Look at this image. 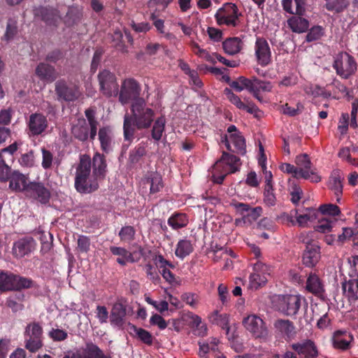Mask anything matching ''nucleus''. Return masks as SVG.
<instances>
[{"label":"nucleus","instance_id":"1","mask_svg":"<svg viewBox=\"0 0 358 358\" xmlns=\"http://www.w3.org/2000/svg\"><path fill=\"white\" fill-rule=\"evenodd\" d=\"M93 172L91 174V160L87 155L80 157L75 177V187L82 194L94 192L99 188V182L105 177L106 164L103 156L96 153L93 157Z\"/></svg>","mask_w":358,"mask_h":358},{"label":"nucleus","instance_id":"2","mask_svg":"<svg viewBox=\"0 0 358 358\" xmlns=\"http://www.w3.org/2000/svg\"><path fill=\"white\" fill-rule=\"evenodd\" d=\"M131 115H124V135L129 140L134 135V127L138 129L150 127L155 117V111L146 104L145 99H136L131 105Z\"/></svg>","mask_w":358,"mask_h":358},{"label":"nucleus","instance_id":"3","mask_svg":"<svg viewBox=\"0 0 358 358\" xmlns=\"http://www.w3.org/2000/svg\"><path fill=\"white\" fill-rule=\"evenodd\" d=\"M241 166L240 159L234 155L223 152L222 157L214 166L213 180L222 183L228 173L237 171Z\"/></svg>","mask_w":358,"mask_h":358},{"label":"nucleus","instance_id":"4","mask_svg":"<svg viewBox=\"0 0 358 358\" xmlns=\"http://www.w3.org/2000/svg\"><path fill=\"white\" fill-rule=\"evenodd\" d=\"M242 324L245 330L256 338H265L268 335V329L265 322L256 314L245 316Z\"/></svg>","mask_w":358,"mask_h":358},{"label":"nucleus","instance_id":"5","mask_svg":"<svg viewBox=\"0 0 358 358\" xmlns=\"http://www.w3.org/2000/svg\"><path fill=\"white\" fill-rule=\"evenodd\" d=\"M333 66L336 73L345 79L354 74L357 70L355 59L346 52H341L335 57Z\"/></svg>","mask_w":358,"mask_h":358},{"label":"nucleus","instance_id":"6","mask_svg":"<svg viewBox=\"0 0 358 358\" xmlns=\"http://www.w3.org/2000/svg\"><path fill=\"white\" fill-rule=\"evenodd\" d=\"M271 273L270 266L258 260L254 264L253 272L250 275L249 287L252 289H257L265 285Z\"/></svg>","mask_w":358,"mask_h":358},{"label":"nucleus","instance_id":"7","mask_svg":"<svg viewBox=\"0 0 358 358\" xmlns=\"http://www.w3.org/2000/svg\"><path fill=\"white\" fill-rule=\"evenodd\" d=\"M295 164L301 178L309 180L312 182H319L321 180V177L318 175L317 169L313 167L308 155H298Z\"/></svg>","mask_w":358,"mask_h":358},{"label":"nucleus","instance_id":"8","mask_svg":"<svg viewBox=\"0 0 358 358\" xmlns=\"http://www.w3.org/2000/svg\"><path fill=\"white\" fill-rule=\"evenodd\" d=\"M140 93V85L134 79H125L121 85L119 92V101L122 104L124 105L130 101L132 103L136 99H143L139 97Z\"/></svg>","mask_w":358,"mask_h":358},{"label":"nucleus","instance_id":"9","mask_svg":"<svg viewBox=\"0 0 358 358\" xmlns=\"http://www.w3.org/2000/svg\"><path fill=\"white\" fill-rule=\"evenodd\" d=\"M101 93L107 96H115L118 94L119 87L115 76L108 70H103L98 75Z\"/></svg>","mask_w":358,"mask_h":358},{"label":"nucleus","instance_id":"10","mask_svg":"<svg viewBox=\"0 0 358 358\" xmlns=\"http://www.w3.org/2000/svg\"><path fill=\"white\" fill-rule=\"evenodd\" d=\"M302 298L299 295L290 294L282 296L280 300L278 309L287 316L295 315L301 305Z\"/></svg>","mask_w":358,"mask_h":358},{"label":"nucleus","instance_id":"11","mask_svg":"<svg viewBox=\"0 0 358 358\" xmlns=\"http://www.w3.org/2000/svg\"><path fill=\"white\" fill-rule=\"evenodd\" d=\"M255 54L257 63L262 66H266L271 63V49L267 41L264 38H257L255 44Z\"/></svg>","mask_w":358,"mask_h":358},{"label":"nucleus","instance_id":"12","mask_svg":"<svg viewBox=\"0 0 358 358\" xmlns=\"http://www.w3.org/2000/svg\"><path fill=\"white\" fill-rule=\"evenodd\" d=\"M215 17L219 24L234 27L238 18L236 7L234 5H226L217 11Z\"/></svg>","mask_w":358,"mask_h":358},{"label":"nucleus","instance_id":"13","mask_svg":"<svg viewBox=\"0 0 358 358\" xmlns=\"http://www.w3.org/2000/svg\"><path fill=\"white\" fill-rule=\"evenodd\" d=\"M295 220L290 219L293 225L297 224L300 227H306L319 219V212L315 208H306L302 211L296 210L294 214Z\"/></svg>","mask_w":358,"mask_h":358},{"label":"nucleus","instance_id":"14","mask_svg":"<svg viewBox=\"0 0 358 358\" xmlns=\"http://www.w3.org/2000/svg\"><path fill=\"white\" fill-rule=\"evenodd\" d=\"M273 327L276 334L286 341H290L296 336V327L293 322L288 320H276Z\"/></svg>","mask_w":358,"mask_h":358},{"label":"nucleus","instance_id":"15","mask_svg":"<svg viewBox=\"0 0 358 358\" xmlns=\"http://www.w3.org/2000/svg\"><path fill=\"white\" fill-rule=\"evenodd\" d=\"M25 194L42 203H47L50 197V191L40 182H30Z\"/></svg>","mask_w":358,"mask_h":358},{"label":"nucleus","instance_id":"16","mask_svg":"<svg viewBox=\"0 0 358 358\" xmlns=\"http://www.w3.org/2000/svg\"><path fill=\"white\" fill-rule=\"evenodd\" d=\"M55 92L59 99L72 101L77 99L80 92L76 87H69L64 80H59L55 83Z\"/></svg>","mask_w":358,"mask_h":358},{"label":"nucleus","instance_id":"17","mask_svg":"<svg viewBox=\"0 0 358 358\" xmlns=\"http://www.w3.org/2000/svg\"><path fill=\"white\" fill-rule=\"evenodd\" d=\"M221 142L224 143L227 150L243 154L245 150V142L240 134H231L227 137H222Z\"/></svg>","mask_w":358,"mask_h":358},{"label":"nucleus","instance_id":"18","mask_svg":"<svg viewBox=\"0 0 358 358\" xmlns=\"http://www.w3.org/2000/svg\"><path fill=\"white\" fill-rule=\"evenodd\" d=\"M353 336L347 331L338 330L333 334L332 345L335 349L347 350L350 348Z\"/></svg>","mask_w":358,"mask_h":358},{"label":"nucleus","instance_id":"19","mask_svg":"<svg viewBox=\"0 0 358 358\" xmlns=\"http://www.w3.org/2000/svg\"><path fill=\"white\" fill-rule=\"evenodd\" d=\"M141 185L144 192L149 189L150 194L159 192L164 186L162 176L157 172L149 173L146 178L142 180Z\"/></svg>","mask_w":358,"mask_h":358},{"label":"nucleus","instance_id":"20","mask_svg":"<svg viewBox=\"0 0 358 358\" xmlns=\"http://www.w3.org/2000/svg\"><path fill=\"white\" fill-rule=\"evenodd\" d=\"M292 348L299 356L304 358H316L318 355L317 347L310 340L294 343L292 345Z\"/></svg>","mask_w":358,"mask_h":358},{"label":"nucleus","instance_id":"21","mask_svg":"<svg viewBox=\"0 0 358 358\" xmlns=\"http://www.w3.org/2000/svg\"><path fill=\"white\" fill-rule=\"evenodd\" d=\"M28 127L32 135L42 134L48 127L46 117L41 113L31 114L29 117Z\"/></svg>","mask_w":358,"mask_h":358},{"label":"nucleus","instance_id":"22","mask_svg":"<svg viewBox=\"0 0 358 358\" xmlns=\"http://www.w3.org/2000/svg\"><path fill=\"white\" fill-rule=\"evenodd\" d=\"M9 180V188L15 192H23L24 194L27 192L30 182L28 178L19 171H13Z\"/></svg>","mask_w":358,"mask_h":358},{"label":"nucleus","instance_id":"23","mask_svg":"<svg viewBox=\"0 0 358 358\" xmlns=\"http://www.w3.org/2000/svg\"><path fill=\"white\" fill-rule=\"evenodd\" d=\"M33 249V240L23 238L13 243L12 248L13 255L17 258H22L29 254Z\"/></svg>","mask_w":358,"mask_h":358},{"label":"nucleus","instance_id":"24","mask_svg":"<svg viewBox=\"0 0 358 358\" xmlns=\"http://www.w3.org/2000/svg\"><path fill=\"white\" fill-rule=\"evenodd\" d=\"M35 73L41 80L48 83L53 82L58 76L55 68L45 63L39 64L36 68Z\"/></svg>","mask_w":358,"mask_h":358},{"label":"nucleus","instance_id":"25","mask_svg":"<svg viewBox=\"0 0 358 358\" xmlns=\"http://www.w3.org/2000/svg\"><path fill=\"white\" fill-rule=\"evenodd\" d=\"M320 258V248L317 245L306 246L303 255V262L306 266H314L318 262Z\"/></svg>","mask_w":358,"mask_h":358},{"label":"nucleus","instance_id":"26","mask_svg":"<svg viewBox=\"0 0 358 358\" xmlns=\"http://www.w3.org/2000/svg\"><path fill=\"white\" fill-rule=\"evenodd\" d=\"M343 176L341 172L336 170L333 171L329 180V187L334 192L338 202L341 201V195L343 192Z\"/></svg>","mask_w":358,"mask_h":358},{"label":"nucleus","instance_id":"27","mask_svg":"<svg viewBox=\"0 0 358 358\" xmlns=\"http://www.w3.org/2000/svg\"><path fill=\"white\" fill-rule=\"evenodd\" d=\"M73 136L81 141H86L90 136V127L85 119H79L71 129Z\"/></svg>","mask_w":358,"mask_h":358},{"label":"nucleus","instance_id":"28","mask_svg":"<svg viewBox=\"0 0 358 358\" xmlns=\"http://www.w3.org/2000/svg\"><path fill=\"white\" fill-rule=\"evenodd\" d=\"M283 9L290 13L303 15L305 13L306 0H282Z\"/></svg>","mask_w":358,"mask_h":358},{"label":"nucleus","instance_id":"29","mask_svg":"<svg viewBox=\"0 0 358 358\" xmlns=\"http://www.w3.org/2000/svg\"><path fill=\"white\" fill-rule=\"evenodd\" d=\"M209 319L213 324H217L226 330V334L229 340L234 338V333H230L229 315L227 314H220L217 311H215L210 315Z\"/></svg>","mask_w":358,"mask_h":358},{"label":"nucleus","instance_id":"30","mask_svg":"<svg viewBox=\"0 0 358 358\" xmlns=\"http://www.w3.org/2000/svg\"><path fill=\"white\" fill-rule=\"evenodd\" d=\"M110 250L113 255L117 256V262L122 266L126 265L127 263L134 262L133 255L124 248L112 246Z\"/></svg>","mask_w":358,"mask_h":358},{"label":"nucleus","instance_id":"31","mask_svg":"<svg viewBox=\"0 0 358 358\" xmlns=\"http://www.w3.org/2000/svg\"><path fill=\"white\" fill-rule=\"evenodd\" d=\"M193 249L192 241L187 238H182L179 240L176 244L175 255L179 259H183L192 252Z\"/></svg>","mask_w":358,"mask_h":358},{"label":"nucleus","instance_id":"32","mask_svg":"<svg viewBox=\"0 0 358 358\" xmlns=\"http://www.w3.org/2000/svg\"><path fill=\"white\" fill-rule=\"evenodd\" d=\"M82 353L84 358H110L95 344L88 343L82 349Z\"/></svg>","mask_w":358,"mask_h":358},{"label":"nucleus","instance_id":"33","mask_svg":"<svg viewBox=\"0 0 358 358\" xmlns=\"http://www.w3.org/2000/svg\"><path fill=\"white\" fill-rule=\"evenodd\" d=\"M224 52L230 55L238 53L242 49V41L238 37L229 38L222 43Z\"/></svg>","mask_w":358,"mask_h":358},{"label":"nucleus","instance_id":"34","mask_svg":"<svg viewBox=\"0 0 358 358\" xmlns=\"http://www.w3.org/2000/svg\"><path fill=\"white\" fill-rule=\"evenodd\" d=\"M343 289L349 301L358 299V280L353 278L345 282L343 284Z\"/></svg>","mask_w":358,"mask_h":358},{"label":"nucleus","instance_id":"35","mask_svg":"<svg viewBox=\"0 0 358 358\" xmlns=\"http://www.w3.org/2000/svg\"><path fill=\"white\" fill-rule=\"evenodd\" d=\"M287 24L292 31L303 33L308 28V22L299 16H293L287 20Z\"/></svg>","mask_w":358,"mask_h":358},{"label":"nucleus","instance_id":"36","mask_svg":"<svg viewBox=\"0 0 358 358\" xmlns=\"http://www.w3.org/2000/svg\"><path fill=\"white\" fill-rule=\"evenodd\" d=\"M10 290H20L33 287L34 282L27 278L11 274Z\"/></svg>","mask_w":358,"mask_h":358},{"label":"nucleus","instance_id":"37","mask_svg":"<svg viewBox=\"0 0 358 358\" xmlns=\"http://www.w3.org/2000/svg\"><path fill=\"white\" fill-rule=\"evenodd\" d=\"M35 15L36 16H41L42 20L48 24L54 23L59 18L56 10L47 8H40L37 9L35 12Z\"/></svg>","mask_w":358,"mask_h":358},{"label":"nucleus","instance_id":"38","mask_svg":"<svg viewBox=\"0 0 358 358\" xmlns=\"http://www.w3.org/2000/svg\"><path fill=\"white\" fill-rule=\"evenodd\" d=\"M250 92H269L273 89V85L271 82L261 80L255 77H254L252 79H250Z\"/></svg>","mask_w":358,"mask_h":358},{"label":"nucleus","instance_id":"39","mask_svg":"<svg viewBox=\"0 0 358 358\" xmlns=\"http://www.w3.org/2000/svg\"><path fill=\"white\" fill-rule=\"evenodd\" d=\"M111 130L108 127L100 129L99 131V139L101 148L105 152H108L111 147Z\"/></svg>","mask_w":358,"mask_h":358},{"label":"nucleus","instance_id":"40","mask_svg":"<svg viewBox=\"0 0 358 358\" xmlns=\"http://www.w3.org/2000/svg\"><path fill=\"white\" fill-rule=\"evenodd\" d=\"M307 289L315 294H320L323 292V287L319 278L316 275H310L306 282Z\"/></svg>","mask_w":358,"mask_h":358},{"label":"nucleus","instance_id":"41","mask_svg":"<svg viewBox=\"0 0 358 358\" xmlns=\"http://www.w3.org/2000/svg\"><path fill=\"white\" fill-rule=\"evenodd\" d=\"M188 223V220L185 214L177 213L173 215L168 220V224L173 229H178L185 227Z\"/></svg>","mask_w":358,"mask_h":358},{"label":"nucleus","instance_id":"42","mask_svg":"<svg viewBox=\"0 0 358 358\" xmlns=\"http://www.w3.org/2000/svg\"><path fill=\"white\" fill-rule=\"evenodd\" d=\"M165 123L166 121L164 117H159L155 120L152 129V137L155 141H158L162 138L164 131Z\"/></svg>","mask_w":358,"mask_h":358},{"label":"nucleus","instance_id":"43","mask_svg":"<svg viewBox=\"0 0 358 358\" xmlns=\"http://www.w3.org/2000/svg\"><path fill=\"white\" fill-rule=\"evenodd\" d=\"M230 86L236 92H241L244 89H246L250 92V79H248L245 77L241 76L236 80L232 81L230 83Z\"/></svg>","mask_w":358,"mask_h":358},{"label":"nucleus","instance_id":"44","mask_svg":"<svg viewBox=\"0 0 358 358\" xmlns=\"http://www.w3.org/2000/svg\"><path fill=\"white\" fill-rule=\"evenodd\" d=\"M42 335V328L37 323L29 324L25 329L24 338H41Z\"/></svg>","mask_w":358,"mask_h":358},{"label":"nucleus","instance_id":"45","mask_svg":"<svg viewBox=\"0 0 358 358\" xmlns=\"http://www.w3.org/2000/svg\"><path fill=\"white\" fill-rule=\"evenodd\" d=\"M85 115L87 118V124L90 127V138L94 139L96 135L97 129V121L94 119V111L92 109H87L85 110Z\"/></svg>","mask_w":358,"mask_h":358},{"label":"nucleus","instance_id":"46","mask_svg":"<svg viewBox=\"0 0 358 358\" xmlns=\"http://www.w3.org/2000/svg\"><path fill=\"white\" fill-rule=\"evenodd\" d=\"M7 162L6 159L2 158L0 155V180L1 182L8 181L13 173Z\"/></svg>","mask_w":358,"mask_h":358},{"label":"nucleus","instance_id":"47","mask_svg":"<svg viewBox=\"0 0 358 358\" xmlns=\"http://www.w3.org/2000/svg\"><path fill=\"white\" fill-rule=\"evenodd\" d=\"M132 329L134 331V333L135 335L139 338L142 342L147 345H151L152 343V336L150 332L148 331L141 329V328H137L134 326H133Z\"/></svg>","mask_w":358,"mask_h":358},{"label":"nucleus","instance_id":"48","mask_svg":"<svg viewBox=\"0 0 358 358\" xmlns=\"http://www.w3.org/2000/svg\"><path fill=\"white\" fill-rule=\"evenodd\" d=\"M119 236L122 241L130 243L134 239L135 230L131 226L124 227L120 231Z\"/></svg>","mask_w":358,"mask_h":358},{"label":"nucleus","instance_id":"49","mask_svg":"<svg viewBox=\"0 0 358 358\" xmlns=\"http://www.w3.org/2000/svg\"><path fill=\"white\" fill-rule=\"evenodd\" d=\"M317 210L319 214L321 213L322 215L331 216L338 215L341 212L339 208L336 205L331 203L321 205Z\"/></svg>","mask_w":358,"mask_h":358},{"label":"nucleus","instance_id":"50","mask_svg":"<svg viewBox=\"0 0 358 358\" xmlns=\"http://www.w3.org/2000/svg\"><path fill=\"white\" fill-rule=\"evenodd\" d=\"M336 223V220H331L327 218L322 219L319 224L316 226L315 229L316 231L321 232V233H327L331 231V229L333 228V226Z\"/></svg>","mask_w":358,"mask_h":358},{"label":"nucleus","instance_id":"51","mask_svg":"<svg viewBox=\"0 0 358 358\" xmlns=\"http://www.w3.org/2000/svg\"><path fill=\"white\" fill-rule=\"evenodd\" d=\"M264 203L267 206H273L276 203V198L273 193V186L264 188Z\"/></svg>","mask_w":358,"mask_h":358},{"label":"nucleus","instance_id":"52","mask_svg":"<svg viewBox=\"0 0 358 358\" xmlns=\"http://www.w3.org/2000/svg\"><path fill=\"white\" fill-rule=\"evenodd\" d=\"M25 348L32 352L37 351L42 346L41 338H25Z\"/></svg>","mask_w":358,"mask_h":358},{"label":"nucleus","instance_id":"53","mask_svg":"<svg viewBox=\"0 0 358 358\" xmlns=\"http://www.w3.org/2000/svg\"><path fill=\"white\" fill-rule=\"evenodd\" d=\"M17 150V143L10 145L8 147L2 149L0 151V155L2 158H6L8 162H12L13 154Z\"/></svg>","mask_w":358,"mask_h":358},{"label":"nucleus","instance_id":"54","mask_svg":"<svg viewBox=\"0 0 358 358\" xmlns=\"http://www.w3.org/2000/svg\"><path fill=\"white\" fill-rule=\"evenodd\" d=\"M303 106L301 103H298L296 108H292L287 103L282 106L281 111L282 113L285 115H288L290 116H294L301 113L303 110Z\"/></svg>","mask_w":358,"mask_h":358},{"label":"nucleus","instance_id":"55","mask_svg":"<svg viewBox=\"0 0 358 358\" xmlns=\"http://www.w3.org/2000/svg\"><path fill=\"white\" fill-rule=\"evenodd\" d=\"M125 315V310L121 304L115 305L111 313L112 322H120Z\"/></svg>","mask_w":358,"mask_h":358},{"label":"nucleus","instance_id":"56","mask_svg":"<svg viewBox=\"0 0 358 358\" xmlns=\"http://www.w3.org/2000/svg\"><path fill=\"white\" fill-rule=\"evenodd\" d=\"M90 248V240L87 236H79L78 238V250L80 252H87Z\"/></svg>","mask_w":358,"mask_h":358},{"label":"nucleus","instance_id":"57","mask_svg":"<svg viewBox=\"0 0 358 358\" xmlns=\"http://www.w3.org/2000/svg\"><path fill=\"white\" fill-rule=\"evenodd\" d=\"M225 94L227 99L234 104L238 108L243 109L245 107V103H243L241 99L236 94H234L230 90L226 89L224 90Z\"/></svg>","mask_w":358,"mask_h":358},{"label":"nucleus","instance_id":"58","mask_svg":"<svg viewBox=\"0 0 358 358\" xmlns=\"http://www.w3.org/2000/svg\"><path fill=\"white\" fill-rule=\"evenodd\" d=\"M280 169L284 173L292 174L294 178L297 179L301 178L298 169H296V166L292 164L288 163L282 164L280 166Z\"/></svg>","mask_w":358,"mask_h":358},{"label":"nucleus","instance_id":"59","mask_svg":"<svg viewBox=\"0 0 358 358\" xmlns=\"http://www.w3.org/2000/svg\"><path fill=\"white\" fill-rule=\"evenodd\" d=\"M11 274L0 272V290H10Z\"/></svg>","mask_w":358,"mask_h":358},{"label":"nucleus","instance_id":"60","mask_svg":"<svg viewBox=\"0 0 358 358\" xmlns=\"http://www.w3.org/2000/svg\"><path fill=\"white\" fill-rule=\"evenodd\" d=\"M315 234L314 231L303 232L299 236V240L306 244V246L317 245L315 242Z\"/></svg>","mask_w":358,"mask_h":358},{"label":"nucleus","instance_id":"61","mask_svg":"<svg viewBox=\"0 0 358 358\" xmlns=\"http://www.w3.org/2000/svg\"><path fill=\"white\" fill-rule=\"evenodd\" d=\"M50 337L55 341H62L67 338L66 331L59 329H52L49 332Z\"/></svg>","mask_w":358,"mask_h":358},{"label":"nucleus","instance_id":"62","mask_svg":"<svg viewBox=\"0 0 358 358\" xmlns=\"http://www.w3.org/2000/svg\"><path fill=\"white\" fill-rule=\"evenodd\" d=\"M323 34L322 28L320 26L313 27L308 34L306 38L308 41H313L319 39Z\"/></svg>","mask_w":358,"mask_h":358},{"label":"nucleus","instance_id":"63","mask_svg":"<svg viewBox=\"0 0 358 358\" xmlns=\"http://www.w3.org/2000/svg\"><path fill=\"white\" fill-rule=\"evenodd\" d=\"M19 161L20 164L24 166H32L34 164V152L31 150L27 153L23 154Z\"/></svg>","mask_w":358,"mask_h":358},{"label":"nucleus","instance_id":"64","mask_svg":"<svg viewBox=\"0 0 358 358\" xmlns=\"http://www.w3.org/2000/svg\"><path fill=\"white\" fill-rule=\"evenodd\" d=\"M182 300L187 305L195 308L198 304V296L192 293H185L181 296Z\"/></svg>","mask_w":358,"mask_h":358}]
</instances>
